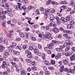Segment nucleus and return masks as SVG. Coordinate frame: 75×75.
I'll return each instance as SVG.
<instances>
[{"instance_id": "48", "label": "nucleus", "mask_w": 75, "mask_h": 75, "mask_svg": "<svg viewBox=\"0 0 75 75\" xmlns=\"http://www.w3.org/2000/svg\"><path fill=\"white\" fill-rule=\"evenodd\" d=\"M67 45H68V43L66 41V42L64 44V46L65 47H68Z\"/></svg>"}, {"instance_id": "14", "label": "nucleus", "mask_w": 75, "mask_h": 75, "mask_svg": "<svg viewBox=\"0 0 75 75\" xmlns=\"http://www.w3.org/2000/svg\"><path fill=\"white\" fill-rule=\"evenodd\" d=\"M18 5L19 6V8L20 10H21L23 9V6H21V4H18Z\"/></svg>"}, {"instance_id": "33", "label": "nucleus", "mask_w": 75, "mask_h": 75, "mask_svg": "<svg viewBox=\"0 0 75 75\" xmlns=\"http://www.w3.org/2000/svg\"><path fill=\"white\" fill-rule=\"evenodd\" d=\"M51 63L52 65H54L55 64V62L54 60H52L51 61Z\"/></svg>"}, {"instance_id": "20", "label": "nucleus", "mask_w": 75, "mask_h": 75, "mask_svg": "<svg viewBox=\"0 0 75 75\" xmlns=\"http://www.w3.org/2000/svg\"><path fill=\"white\" fill-rule=\"evenodd\" d=\"M5 49L4 47L1 45H0V51H3Z\"/></svg>"}, {"instance_id": "30", "label": "nucleus", "mask_w": 75, "mask_h": 75, "mask_svg": "<svg viewBox=\"0 0 75 75\" xmlns=\"http://www.w3.org/2000/svg\"><path fill=\"white\" fill-rule=\"evenodd\" d=\"M16 48L18 50H21L22 49L21 47L20 46H17L16 47Z\"/></svg>"}, {"instance_id": "12", "label": "nucleus", "mask_w": 75, "mask_h": 75, "mask_svg": "<svg viewBox=\"0 0 75 75\" xmlns=\"http://www.w3.org/2000/svg\"><path fill=\"white\" fill-rule=\"evenodd\" d=\"M50 25L53 26V27H55L56 25L55 22H52L50 23Z\"/></svg>"}, {"instance_id": "17", "label": "nucleus", "mask_w": 75, "mask_h": 75, "mask_svg": "<svg viewBox=\"0 0 75 75\" xmlns=\"http://www.w3.org/2000/svg\"><path fill=\"white\" fill-rule=\"evenodd\" d=\"M5 8L6 9H8L9 8V5L7 3H6L5 4Z\"/></svg>"}, {"instance_id": "47", "label": "nucleus", "mask_w": 75, "mask_h": 75, "mask_svg": "<svg viewBox=\"0 0 75 75\" xmlns=\"http://www.w3.org/2000/svg\"><path fill=\"white\" fill-rule=\"evenodd\" d=\"M4 41V39L3 38H0V42H2L3 41Z\"/></svg>"}, {"instance_id": "58", "label": "nucleus", "mask_w": 75, "mask_h": 75, "mask_svg": "<svg viewBox=\"0 0 75 75\" xmlns=\"http://www.w3.org/2000/svg\"><path fill=\"white\" fill-rule=\"evenodd\" d=\"M62 3H63V4H67V2L66 1H64L62 2Z\"/></svg>"}, {"instance_id": "31", "label": "nucleus", "mask_w": 75, "mask_h": 75, "mask_svg": "<svg viewBox=\"0 0 75 75\" xmlns=\"http://www.w3.org/2000/svg\"><path fill=\"white\" fill-rule=\"evenodd\" d=\"M25 61L26 62L28 63H30V62H31V60L28 59H25Z\"/></svg>"}, {"instance_id": "7", "label": "nucleus", "mask_w": 75, "mask_h": 75, "mask_svg": "<svg viewBox=\"0 0 75 75\" xmlns=\"http://www.w3.org/2000/svg\"><path fill=\"white\" fill-rule=\"evenodd\" d=\"M61 53H58V54H57L55 56V58L57 59L61 58Z\"/></svg>"}, {"instance_id": "2", "label": "nucleus", "mask_w": 75, "mask_h": 75, "mask_svg": "<svg viewBox=\"0 0 75 75\" xmlns=\"http://www.w3.org/2000/svg\"><path fill=\"white\" fill-rule=\"evenodd\" d=\"M21 75H26V71H25L23 68H21L20 69Z\"/></svg>"}, {"instance_id": "57", "label": "nucleus", "mask_w": 75, "mask_h": 75, "mask_svg": "<svg viewBox=\"0 0 75 75\" xmlns=\"http://www.w3.org/2000/svg\"><path fill=\"white\" fill-rule=\"evenodd\" d=\"M16 45V43L15 42H13L12 43V46H13V47H15V46Z\"/></svg>"}, {"instance_id": "61", "label": "nucleus", "mask_w": 75, "mask_h": 75, "mask_svg": "<svg viewBox=\"0 0 75 75\" xmlns=\"http://www.w3.org/2000/svg\"><path fill=\"white\" fill-rule=\"evenodd\" d=\"M49 69H50L51 70H53V67H48Z\"/></svg>"}, {"instance_id": "25", "label": "nucleus", "mask_w": 75, "mask_h": 75, "mask_svg": "<svg viewBox=\"0 0 75 75\" xmlns=\"http://www.w3.org/2000/svg\"><path fill=\"white\" fill-rule=\"evenodd\" d=\"M4 42L5 44H8V41L7 39L4 38Z\"/></svg>"}, {"instance_id": "54", "label": "nucleus", "mask_w": 75, "mask_h": 75, "mask_svg": "<svg viewBox=\"0 0 75 75\" xmlns=\"http://www.w3.org/2000/svg\"><path fill=\"white\" fill-rule=\"evenodd\" d=\"M70 24H71V25H74V21H71L69 23Z\"/></svg>"}, {"instance_id": "24", "label": "nucleus", "mask_w": 75, "mask_h": 75, "mask_svg": "<svg viewBox=\"0 0 75 75\" xmlns=\"http://www.w3.org/2000/svg\"><path fill=\"white\" fill-rule=\"evenodd\" d=\"M66 49H65V51L66 52H67L69 50V49H70V47L68 46L66 47Z\"/></svg>"}, {"instance_id": "43", "label": "nucleus", "mask_w": 75, "mask_h": 75, "mask_svg": "<svg viewBox=\"0 0 75 75\" xmlns=\"http://www.w3.org/2000/svg\"><path fill=\"white\" fill-rule=\"evenodd\" d=\"M32 69L33 71H36L37 70V67H34L32 68Z\"/></svg>"}, {"instance_id": "22", "label": "nucleus", "mask_w": 75, "mask_h": 75, "mask_svg": "<svg viewBox=\"0 0 75 75\" xmlns=\"http://www.w3.org/2000/svg\"><path fill=\"white\" fill-rule=\"evenodd\" d=\"M13 52L14 54H15V55H20V53L18 52L13 51Z\"/></svg>"}, {"instance_id": "34", "label": "nucleus", "mask_w": 75, "mask_h": 75, "mask_svg": "<svg viewBox=\"0 0 75 75\" xmlns=\"http://www.w3.org/2000/svg\"><path fill=\"white\" fill-rule=\"evenodd\" d=\"M72 26L70 24H68L67 26V28L68 29H70L71 28Z\"/></svg>"}, {"instance_id": "52", "label": "nucleus", "mask_w": 75, "mask_h": 75, "mask_svg": "<svg viewBox=\"0 0 75 75\" xmlns=\"http://www.w3.org/2000/svg\"><path fill=\"white\" fill-rule=\"evenodd\" d=\"M60 9L63 10H64L65 9V6H63L60 8Z\"/></svg>"}, {"instance_id": "18", "label": "nucleus", "mask_w": 75, "mask_h": 75, "mask_svg": "<svg viewBox=\"0 0 75 75\" xmlns=\"http://www.w3.org/2000/svg\"><path fill=\"white\" fill-rule=\"evenodd\" d=\"M28 47V45H27V44H25L23 46L22 48L23 50H25V49H26V48Z\"/></svg>"}, {"instance_id": "62", "label": "nucleus", "mask_w": 75, "mask_h": 75, "mask_svg": "<svg viewBox=\"0 0 75 75\" xmlns=\"http://www.w3.org/2000/svg\"><path fill=\"white\" fill-rule=\"evenodd\" d=\"M65 46H64V45H63V46H61L60 47V49H61V50H62V49H63V48H65Z\"/></svg>"}, {"instance_id": "32", "label": "nucleus", "mask_w": 75, "mask_h": 75, "mask_svg": "<svg viewBox=\"0 0 75 75\" xmlns=\"http://www.w3.org/2000/svg\"><path fill=\"white\" fill-rule=\"evenodd\" d=\"M56 50L58 52H61L62 51V49H60V48H56Z\"/></svg>"}, {"instance_id": "35", "label": "nucleus", "mask_w": 75, "mask_h": 75, "mask_svg": "<svg viewBox=\"0 0 75 75\" xmlns=\"http://www.w3.org/2000/svg\"><path fill=\"white\" fill-rule=\"evenodd\" d=\"M12 21H13V23H16L17 22V20L16 19L14 18L12 20Z\"/></svg>"}, {"instance_id": "15", "label": "nucleus", "mask_w": 75, "mask_h": 75, "mask_svg": "<svg viewBox=\"0 0 75 75\" xmlns=\"http://www.w3.org/2000/svg\"><path fill=\"white\" fill-rule=\"evenodd\" d=\"M19 34L20 37H21V38H24V36H25L24 34L23 33L21 32L19 33Z\"/></svg>"}, {"instance_id": "27", "label": "nucleus", "mask_w": 75, "mask_h": 75, "mask_svg": "<svg viewBox=\"0 0 75 75\" xmlns=\"http://www.w3.org/2000/svg\"><path fill=\"white\" fill-rule=\"evenodd\" d=\"M44 62L45 64L46 65L48 66V65H50V63H49V62L47 61H44Z\"/></svg>"}, {"instance_id": "42", "label": "nucleus", "mask_w": 75, "mask_h": 75, "mask_svg": "<svg viewBox=\"0 0 75 75\" xmlns=\"http://www.w3.org/2000/svg\"><path fill=\"white\" fill-rule=\"evenodd\" d=\"M67 34H72V31L67 30Z\"/></svg>"}, {"instance_id": "5", "label": "nucleus", "mask_w": 75, "mask_h": 75, "mask_svg": "<svg viewBox=\"0 0 75 75\" xmlns=\"http://www.w3.org/2000/svg\"><path fill=\"white\" fill-rule=\"evenodd\" d=\"M52 30L55 33H58L59 32V29L57 27H54L53 29Z\"/></svg>"}, {"instance_id": "63", "label": "nucleus", "mask_w": 75, "mask_h": 75, "mask_svg": "<svg viewBox=\"0 0 75 75\" xmlns=\"http://www.w3.org/2000/svg\"><path fill=\"white\" fill-rule=\"evenodd\" d=\"M35 13L36 14H38V15L40 14V12H39V11H37V10H36Z\"/></svg>"}, {"instance_id": "8", "label": "nucleus", "mask_w": 75, "mask_h": 75, "mask_svg": "<svg viewBox=\"0 0 75 75\" xmlns=\"http://www.w3.org/2000/svg\"><path fill=\"white\" fill-rule=\"evenodd\" d=\"M66 42L67 43L68 45H72L73 44L72 41L69 40H67L66 41Z\"/></svg>"}, {"instance_id": "21", "label": "nucleus", "mask_w": 75, "mask_h": 75, "mask_svg": "<svg viewBox=\"0 0 75 75\" xmlns=\"http://www.w3.org/2000/svg\"><path fill=\"white\" fill-rule=\"evenodd\" d=\"M46 5L48 6L51 3V0H46Z\"/></svg>"}, {"instance_id": "6", "label": "nucleus", "mask_w": 75, "mask_h": 75, "mask_svg": "<svg viewBox=\"0 0 75 75\" xmlns=\"http://www.w3.org/2000/svg\"><path fill=\"white\" fill-rule=\"evenodd\" d=\"M10 55V54L8 53V52L7 51V50H6L5 51V54L4 55V58H6L8 56Z\"/></svg>"}, {"instance_id": "37", "label": "nucleus", "mask_w": 75, "mask_h": 75, "mask_svg": "<svg viewBox=\"0 0 75 75\" xmlns=\"http://www.w3.org/2000/svg\"><path fill=\"white\" fill-rule=\"evenodd\" d=\"M57 24H58V25H59L61 23V21L59 19V20L57 21Z\"/></svg>"}, {"instance_id": "59", "label": "nucleus", "mask_w": 75, "mask_h": 75, "mask_svg": "<svg viewBox=\"0 0 75 75\" xmlns=\"http://www.w3.org/2000/svg\"><path fill=\"white\" fill-rule=\"evenodd\" d=\"M40 11H43L44 10V8L43 7H41L40 8Z\"/></svg>"}, {"instance_id": "4", "label": "nucleus", "mask_w": 75, "mask_h": 75, "mask_svg": "<svg viewBox=\"0 0 75 75\" xmlns=\"http://www.w3.org/2000/svg\"><path fill=\"white\" fill-rule=\"evenodd\" d=\"M49 35V36H50V33L46 32V34L43 35V36L44 38H47Z\"/></svg>"}, {"instance_id": "49", "label": "nucleus", "mask_w": 75, "mask_h": 75, "mask_svg": "<svg viewBox=\"0 0 75 75\" xmlns=\"http://www.w3.org/2000/svg\"><path fill=\"white\" fill-rule=\"evenodd\" d=\"M45 74L47 75H50V72L48 71H45Z\"/></svg>"}, {"instance_id": "10", "label": "nucleus", "mask_w": 75, "mask_h": 75, "mask_svg": "<svg viewBox=\"0 0 75 75\" xmlns=\"http://www.w3.org/2000/svg\"><path fill=\"white\" fill-rule=\"evenodd\" d=\"M54 18L55 17L53 15H51L50 16V19L51 21H52Z\"/></svg>"}, {"instance_id": "56", "label": "nucleus", "mask_w": 75, "mask_h": 75, "mask_svg": "<svg viewBox=\"0 0 75 75\" xmlns=\"http://www.w3.org/2000/svg\"><path fill=\"white\" fill-rule=\"evenodd\" d=\"M28 9L30 10V9H31L33 8V6H29L28 7Z\"/></svg>"}, {"instance_id": "55", "label": "nucleus", "mask_w": 75, "mask_h": 75, "mask_svg": "<svg viewBox=\"0 0 75 75\" xmlns=\"http://www.w3.org/2000/svg\"><path fill=\"white\" fill-rule=\"evenodd\" d=\"M2 64L4 65H6L7 64L6 63V62L4 61L3 62Z\"/></svg>"}, {"instance_id": "13", "label": "nucleus", "mask_w": 75, "mask_h": 75, "mask_svg": "<svg viewBox=\"0 0 75 75\" xmlns=\"http://www.w3.org/2000/svg\"><path fill=\"white\" fill-rule=\"evenodd\" d=\"M74 68L70 70V72H71L72 74L74 73V71H75V64H74Z\"/></svg>"}, {"instance_id": "50", "label": "nucleus", "mask_w": 75, "mask_h": 75, "mask_svg": "<svg viewBox=\"0 0 75 75\" xmlns=\"http://www.w3.org/2000/svg\"><path fill=\"white\" fill-rule=\"evenodd\" d=\"M70 18V17H68V16L67 17L65 18V19L66 20H67V21H69V20Z\"/></svg>"}, {"instance_id": "26", "label": "nucleus", "mask_w": 75, "mask_h": 75, "mask_svg": "<svg viewBox=\"0 0 75 75\" xmlns=\"http://www.w3.org/2000/svg\"><path fill=\"white\" fill-rule=\"evenodd\" d=\"M29 11H30V9H28L27 8H26L24 10V12H25V13H27L29 12Z\"/></svg>"}, {"instance_id": "23", "label": "nucleus", "mask_w": 75, "mask_h": 75, "mask_svg": "<svg viewBox=\"0 0 75 75\" xmlns=\"http://www.w3.org/2000/svg\"><path fill=\"white\" fill-rule=\"evenodd\" d=\"M33 50L34 51L35 53H38V52H39V50L37 48L34 49Z\"/></svg>"}, {"instance_id": "19", "label": "nucleus", "mask_w": 75, "mask_h": 75, "mask_svg": "<svg viewBox=\"0 0 75 75\" xmlns=\"http://www.w3.org/2000/svg\"><path fill=\"white\" fill-rule=\"evenodd\" d=\"M63 63L64 65H67V64H68V62L67 60L65 59H63Z\"/></svg>"}, {"instance_id": "60", "label": "nucleus", "mask_w": 75, "mask_h": 75, "mask_svg": "<svg viewBox=\"0 0 75 75\" xmlns=\"http://www.w3.org/2000/svg\"><path fill=\"white\" fill-rule=\"evenodd\" d=\"M25 38H28V33H26L25 36Z\"/></svg>"}, {"instance_id": "11", "label": "nucleus", "mask_w": 75, "mask_h": 75, "mask_svg": "<svg viewBox=\"0 0 75 75\" xmlns=\"http://www.w3.org/2000/svg\"><path fill=\"white\" fill-rule=\"evenodd\" d=\"M65 55L66 57H69L71 55V52H68L65 53Z\"/></svg>"}, {"instance_id": "39", "label": "nucleus", "mask_w": 75, "mask_h": 75, "mask_svg": "<svg viewBox=\"0 0 75 75\" xmlns=\"http://www.w3.org/2000/svg\"><path fill=\"white\" fill-rule=\"evenodd\" d=\"M6 24V22L5 21H4L3 22L2 25L3 27H5V25Z\"/></svg>"}, {"instance_id": "53", "label": "nucleus", "mask_w": 75, "mask_h": 75, "mask_svg": "<svg viewBox=\"0 0 75 75\" xmlns=\"http://www.w3.org/2000/svg\"><path fill=\"white\" fill-rule=\"evenodd\" d=\"M61 20H62L63 22H65V21H64L65 18L64 17H62L61 18Z\"/></svg>"}, {"instance_id": "9", "label": "nucleus", "mask_w": 75, "mask_h": 75, "mask_svg": "<svg viewBox=\"0 0 75 75\" xmlns=\"http://www.w3.org/2000/svg\"><path fill=\"white\" fill-rule=\"evenodd\" d=\"M29 54L27 55V57L28 58L30 59L32 58V56H31V52H28Z\"/></svg>"}, {"instance_id": "51", "label": "nucleus", "mask_w": 75, "mask_h": 75, "mask_svg": "<svg viewBox=\"0 0 75 75\" xmlns=\"http://www.w3.org/2000/svg\"><path fill=\"white\" fill-rule=\"evenodd\" d=\"M75 7H74V11H71L70 12V13H71V14H73V13H75Z\"/></svg>"}, {"instance_id": "36", "label": "nucleus", "mask_w": 75, "mask_h": 75, "mask_svg": "<svg viewBox=\"0 0 75 75\" xmlns=\"http://www.w3.org/2000/svg\"><path fill=\"white\" fill-rule=\"evenodd\" d=\"M14 8L16 10H18L19 8V6H14Z\"/></svg>"}, {"instance_id": "38", "label": "nucleus", "mask_w": 75, "mask_h": 75, "mask_svg": "<svg viewBox=\"0 0 75 75\" xmlns=\"http://www.w3.org/2000/svg\"><path fill=\"white\" fill-rule=\"evenodd\" d=\"M45 13H48L50 11V10L49 9H45Z\"/></svg>"}, {"instance_id": "64", "label": "nucleus", "mask_w": 75, "mask_h": 75, "mask_svg": "<svg viewBox=\"0 0 75 75\" xmlns=\"http://www.w3.org/2000/svg\"><path fill=\"white\" fill-rule=\"evenodd\" d=\"M71 50L73 51H75V47H73L71 48Z\"/></svg>"}, {"instance_id": "29", "label": "nucleus", "mask_w": 75, "mask_h": 75, "mask_svg": "<svg viewBox=\"0 0 75 75\" xmlns=\"http://www.w3.org/2000/svg\"><path fill=\"white\" fill-rule=\"evenodd\" d=\"M2 13L3 14H8V12L7 11H2Z\"/></svg>"}, {"instance_id": "44", "label": "nucleus", "mask_w": 75, "mask_h": 75, "mask_svg": "<svg viewBox=\"0 0 75 75\" xmlns=\"http://www.w3.org/2000/svg\"><path fill=\"white\" fill-rule=\"evenodd\" d=\"M45 53H43L42 54V58L43 59H45Z\"/></svg>"}, {"instance_id": "1", "label": "nucleus", "mask_w": 75, "mask_h": 75, "mask_svg": "<svg viewBox=\"0 0 75 75\" xmlns=\"http://www.w3.org/2000/svg\"><path fill=\"white\" fill-rule=\"evenodd\" d=\"M58 63L60 64L59 67H60V72H62L63 71H66L67 72L68 71V68H64V66L62 64V61H59Z\"/></svg>"}, {"instance_id": "46", "label": "nucleus", "mask_w": 75, "mask_h": 75, "mask_svg": "<svg viewBox=\"0 0 75 75\" xmlns=\"http://www.w3.org/2000/svg\"><path fill=\"white\" fill-rule=\"evenodd\" d=\"M3 60V59L1 58V56H0V63H1Z\"/></svg>"}, {"instance_id": "3", "label": "nucleus", "mask_w": 75, "mask_h": 75, "mask_svg": "<svg viewBox=\"0 0 75 75\" xmlns=\"http://www.w3.org/2000/svg\"><path fill=\"white\" fill-rule=\"evenodd\" d=\"M4 18H6L5 15L1 13L0 12V20H3Z\"/></svg>"}, {"instance_id": "41", "label": "nucleus", "mask_w": 75, "mask_h": 75, "mask_svg": "<svg viewBox=\"0 0 75 75\" xmlns=\"http://www.w3.org/2000/svg\"><path fill=\"white\" fill-rule=\"evenodd\" d=\"M13 60L15 61V62H17V61H18V59L17 58H13Z\"/></svg>"}, {"instance_id": "45", "label": "nucleus", "mask_w": 75, "mask_h": 75, "mask_svg": "<svg viewBox=\"0 0 75 75\" xmlns=\"http://www.w3.org/2000/svg\"><path fill=\"white\" fill-rule=\"evenodd\" d=\"M7 11L8 12L9 11V12H10V13H11V12H12V10H11V9L9 8L7 9Z\"/></svg>"}, {"instance_id": "16", "label": "nucleus", "mask_w": 75, "mask_h": 75, "mask_svg": "<svg viewBox=\"0 0 75 75\" xmlns=\"http://www.w3.org/2000/svg\"><path fill=\"white\" fill-rule=\"evenodd\" d=\"M70 60L71 61L75 60V56H74V55H72L71 57H70Z\"/></svg>"}, {"instance_id": "40", "label": "nucleus", "mask_w": 75, "mask_h": 75, "mask_svg": "<svg viewBox=\"0 0 75 75\" xmlns=\"http://www.w3.org/2000/svg\"><path fill=\"white\" fill-rule=\"evenodd\" d=\"M31 40H33V41H35L36 40H37V39H36V38L34 37H33L32 38H31Z\"/></svg>"}, {"instance_id": "28", "label": "nucleus", "mask_w": 75, "mask_h": 75, "mask_svg": "<svg viewBox=\"0 0 75 75\" xmlns=\"http://www.w3.org/2000/svg\"><path fill=\"white\" fill-rule=\"evenodd\" d=\"M50 35L49 36L48 35V37H47L48 38H47L48 40H52V37H51V35L50 34Z\"/></svg>"}]
</instances>
